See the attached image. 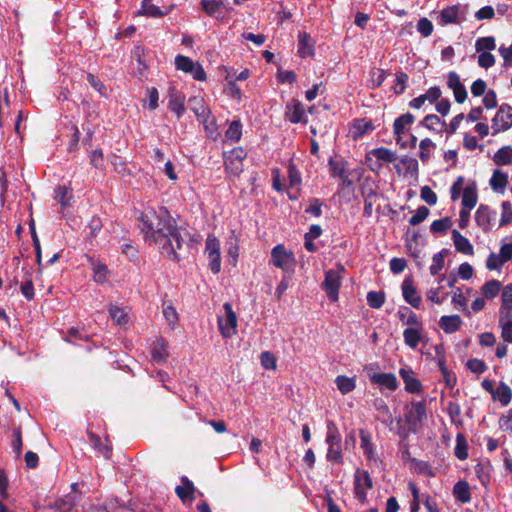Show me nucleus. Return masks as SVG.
Instances as JSON below:
<instances>
[{
  "mask_svg": "<svg viewBox=\"0 0 512 512\" xmlns=\"http://www.w3.org/2000/svg\"><path fill=\"white\" fill-rule=\"evenodd\" d=\"M140 228L145 241L157 246L164 257L172 261L180 260L177 250L182 248L183 239L175 220L165 208L143 212Z\"/></svg>",
  "mask_w": 512,
  "mask_h": 512,
  "instance_id": "nucleus-1",
  "label": "nucleus"
},
{
  "mask_svg": "<svg viewBox=\"0 0 512 512\" xmlns=\"http://www.w3.org/2000/svg\"><path fill=\"white\" fill-rule=\"evenodd\" d=\"M427 419L426 404L424 401H412L406 406L405 421L410 432L416 433Z\"/></svg>",
  "mask_w": 512,
  "mask_h": 512,
  "instance_id": "nucleus-2",
  "label": "nucleus"
},
{
  "mask_svg": "<svg viewBox=\"0 0 512 512\" xmlns=\"http://www.w3.org/2000/svg\"><path fill=\"white\" fill-rule=\"evenodd\" d=\"M269 263L281 269L285 274H291L294 272L296 259L292 251L287 250L284 245L278 244L271 250Z\"/></svg>",
  "mask_w": 512,
  "mask_h": 512,
  "instance_id": "nucleus-3",
  "label": "nucleus"
},
{
  "mask_svg": "<svg viewBox=\"0 0 512 512\" xmlns=\"http://www.w3.org/2000/svg\"><path fill=\"white\" fill-rule=\"evenodd\" d=\"M345 269L342 265H338L337 269L326 271L325 280L322 288L325 290L327 297L330 301L336 302L338 300L339 289Z\"/></svg>",
  "mask_w": 512,
  "mask_h": 512,
  "instance_id": "nucleus-4",
  "label": "nucleus"
},
{
  "mask_svg": "<svg viewBox=\"0 0 512 512\" xmlns=\"http://www.w3.org/2000/svg\"><path fill=\"white\" fill-rule=\"evenodd\" d=\"M246 156L247 153L241 147L234 148L231 151L224 153V165L227 173L233 176H239L243 171V161Z\"/></svg>",
  "mask_w": 512,
  "mask_h": 512,
  "instance_id": "nucleus-5",
  "label": "nucleus"
},
{
  "mask_svg": "<svg viewBox=\"0 0 512 512\" xmlns=\"http://www.w3.org/2000/svg\"><path fill=\"white\" fill-rule=\"evenodd\" d=\"M373 487L369 473L362 469H356L354 473V495L355 498L364 504L367 500V493Z\"/></svg>",
  "mask_w": 512,
  "mask_h": 512,
  "instance_id": "nucleus-6",
  "label": "nucleus"
},
{
  "mask_svg": "<svg viewBox=\"0 0 512 512\" xmlns=\"http://www.w3.org/2000/svg\"><path fill=\"white\" fill-rule=\"evenodd\" d=\"M205 254L208 259V266L214 274H218L221 270L220 242L213 236L209 235L205 242Z\"/></svg>",
  "mask_w": 512,
  "mask_h": 512,
  "instance_id": "nucleus-7",
  "label": "nucleus"
},
{
  "mask_svg": "<svg viewBox=\"0 0 512 512\" xmlns=\"http://www.w3.org/2000/svg\"><path fill=\"white\" fill-rule=\"evenodd\" d=\"M512 127V106L502 104L492 119V135L505 132Z\"/></svg>",
  "mask_w": 512,
  "mask_h": 512,
  "instance_id": "nucleus-8",
  "label": "nucleus"
},
{
  "mask_svg": "<svg viewBox=\"0 0 512 512\" xmlns=\"http://www.w3.org/2000/svg\"><path fill=\"white\" fill-rule=\"evenodd\" d=\"M223 308L225 316L218 318L219 330L224 338H231L236 333L237 317L230 303H225Z\"/></svg>",
  "mask_w": 512,
  "mask_h": 512,
  "instance_id": "nucleus-9",
  "label": "nucleus"
},
{
  "mask_svg": "<svg viewBox=\"0 0 512 512\" xmlns=\"http://www.w3.org/2000/svg\"><path fill=\"white\" fill-rule=\"evenodd\" d=\"M200 5L207 16L222 20L232 11L226 0H201Z\"/></svg>",
  "mask_w": 512,
  "mask_h": 512,
  "instance_id": "nucleus-10",
  "label": "nucleus"
},
{
  "mask_svg": "<svg viewBox=\"0 0 512 512\" xmlns=\"http://www.w3.org/2000/svg\"><path fill=\"white\" fill-rule=\"evenodd\" d=\"M414 116L411 113L402 114L396 118L393 124V133L396 143L401 148H407V142L403 141V136L410 130L411 125L414 123Z\"/></svg>",
  "mask_w": 512,
  "mask_h": 512,
  "instance_id": "nucleus-11",
  "label": "nucleus"
},
{
  "mask_svg": "<svg viewBox=\"0 0 512 512\" xmlns=\"http://www.w3.org/2000/svg\"><path fill=\"white\" fill-rule=\"evenodd\" d=\"M175 65L178 70L191 73L195 80L204 81L206 79V73L202 66L194 63L189 57L183 55L176 56Z\"/></svg>",
  "mask_w": 512,
  "mask_h": 512,
  "instance_id": "nucleus-12",
  "label": "nucleus"
},
{
  "mask_svg": "<svg viewBox=\"0 0 512 512\" xmlns=\"http://www.w3.org/2000/svg\"><path fill=\"white\" fill-rule=\"evenodd\" d=\"M397 155L395 152L391 151L388 148L385 147H379L370 150L366 155L367 162H372L373 159L376 160L375 165L376 169H379L381 167V163H392L396 160ZM371 169L375 170V168L371 165Z\"/></svg>",
  "mask_w": 512,
  "mask_h": 512,
  "instance_id": "nucleus-13",
  "label": "nucleus"
},
{
  "mask_svg": "<svg viewBox=\"0 0 512 512\" xmlns=\"http://www.w3.org/2000/svg\"><path fill=\"white\" fill-rule=\"evenodd\" d=\"M185 95L176 89L175 86H170L168 89V108L176 114L177 118H181L185 113Z\"/></svg>",
  "mask_w": 512,
  "mask_h": 512,
  "instance_id": "nucleus-14",
  "label": "nucleus"
},
{
  "mask_svg": "<svg viewBox=\"0 0 512 512\" xmlns=\"http://www.w3.org/2000/svg\"><path fill=\"white\" fill-rule=\"evenodd\" d=\"M285 116L292 123H305L307 121L304 106L298 100H292L287 104Z\"/></svg>",
  "mask_w": 512,
  "mask_h": 512,
  "instance_id": "nucleus-15",
  "label": "nucleus"
},
{
  "mask_svg": "<svg viewBox=\"0 0 512 512\" xmlns=\"http://www.w3.org/2000/svg\"><path fill=\"white\" fill-rule=\"evenodd\" d=\"M369 379L373 384L392 392L399 387V382L393 373H373L369 374Z\"/></svg>",
  "mask_w": 512,
  "mask_h": 512,
  "instance_id": "nucleus-16",
  "label": "nucleus"
},
{
  "mask_svg": "<svg viewBox=\"0 0 512 512\" xmlns=\"http://www.w3.org/2000/svg\"><path fill=\"white\" fill-rule=\"evenodd\" d=\"M447 86L453 91L454 98L458 103H463L467 98V91L456 72H449Z\"/></svg>",
  "mask_w": 512,
  "mask_h": 512,
  "instance_id": "nucleus-17",
  "label": "nucleus"
},
{
  "mask_svg": "<svg viewBox=\"0 0 512 512\" xmlns=\"http://www.w3.org/2000/svg\"><path fill=\"white\" fill-rule=\"evenodd\" d=\"M329 167L331 176L339 178L343 187L350 186L352 184V181L349 179V172L344 161L330 159Z\"/></svg>",
  "mask_w": 512,
  "mask_h": 512,
  "instance_id": "nucleus-18",
  "label": "nucleus"
},
{
  "mask_svg": "<svg viewBox=\"0 0 512 512\" xmlns=\"http://www.w3.org/2000/svg\"><path fill=\"white\" fill-rule=\"evenodd\" d=\"M424 337V327L423 325L416 327H407L403 331V339L406 346L410 349H416L419 343L422 341Z\"/></svg>",
  "mask_w": 512,
  "mask_h": 512,
  "instance_id": "nucleus-19",
  "label": "nucleus"
},
{
  "mask_svg": "<svg viewBox=\"0 0 512 512\" xmlns=\"http://www.w3.org/2000/svg\"><path fill=\"white\" fill-rule=\"evenodd\" d=\"M359 436L361 440V448L367 460L371 463H378V455L375 451L374 444L372 443L371 435L368 431L360 429Z\"/></svg>",
  "mask_w": 512,
  "mask_h": 512,
  "instance_id": "nucleus-20",
  "label": "nucleus"
},
{
  "mask_svg": "<svg viewBox=\"0 0 512 512\" xmlns=\"http://www.w3.org/2000/svg\"><path fill=\"white\" fill-rule=\"evenodd\" d=\"M402 295L404 300L413 308L419 309L421 306L422 298L418 294L412 281L405 279L402 283Z\"/></svg>",
  "mask_w": 512,
  "mask_h": 512,
  "instance_id": "nucleus-21",
  "label": "nucleus"
},
{
  "mask_svg": "<svg viewBox=\"0 0 512 512\" xmlns=\"http://www.w3.org/2000/svg\"><path fill=\"white\" fill-rule=\"evenodd\" d=\"M373 406L377 411V420L385 426L391 427L394 423V417L384 399L376 398L373 402Z\"/></svg>",
  "mask_w": 512,
  "mask_h": 512,
  "instance_id": "nucleus-22",
  "label": "nucleus"
},
{
  "mask_svg": "<svg viewBox=\"0 0 512 512\" xmlns=\"http://www.w3.org/2000/svg\"><path fill=\"white\" fill-rule=\"evenodd\" d=\"M192 111L195 113L197 119L206 124L211 116L210 109L205 105L203 98L193 97L189 99Z\"/></svg>",
  "mask_w": 512,
  "mask_h": 512,
  "instance_id": "nucleus-23",
  "label": "nucleus"
},
{
  "mask_svg": "<svg viewBox=\"0 0 512 512\" xmlns=\"http://www.w3.org/2000/svg\"><path fill=\"white\" fill-rule=\"evenodd\" d=\"M399 375L401 376L404 384L405 390L409 393H418L422 389V384L420 381L414 376V372L410 368H401L399 370Z\"/></svg>",
  "mask_w": 512,
  "mask_h": 512,
  "instance_id": "nucleus-24",
  "label": "nucleus"
},
{
  "mask_svg": "<svg viewBox=\"0 0 512 512\" xmlns=\"http://www.w3.org/2000/svg\"><path fill=\"white\" fill-rule=\"evenodd\" d=\"M182 485L175 488L177 496L183 503L187 501L192 502L194 500L195 487L192 481L186 476L181 477Z\"/></svg>",
  "mask_w": 512,
  "mask_h": 512,
  "instance_id": "nucleus-25",
  "label": "nucleus"
},
{
  "mask_svg": "<svg viewBox=\"0 0 512 512\" xmlns=\"http://www.w3.org/2000/svg\"><path fill=\"white\" fill-rule=\"evenodd\" d=\"M298 53L303 58L314 54V40L306 32H301L298 35Z\"/></svg>",
  "mask_w": 512,
  "mask_h": 512,
  "instance_id": "nucleus-26",
  "label": "nucleus"
},
{
  "mask_svg": "<svg viewBox=\"0 0 512 512\" xmlns=\"http://www.w3.org/2000/svg\"><path fill=\"white\" fill-rule=\"evenodd\" d=\"M452 240L455 246V249L465 255H473L474 249L468 238L464 237L457 230L452 231Z\"/></svg>",
  "mask_w": 512,
  "mask_h": 512,
  "instance_id": "nucleus-27",
  "label": "nucleus"
},
{
  "mask_svg": "<svg viewBox=\"0 0 512 512\" xmlns=\"http://www.w3.org/2000/svg\"><path fill=\"white\" fill-rule=\"evenodd\" d=\"M397 317L402 323V325L408 327H416L423 325L419 320L418 316L408 307H400L397 311Z\"/></svg>",
  "mask_w": 512,
  "mask_h": 512,
  "instance_id": "nucleus-28",
  "label": "nucleus"
},
{
  "mask_svg": "<svg viewBox=\"0 0 512 512\" xmlns=\"http://www.w3.org/2000/svg\"><path fill=\"white\" fill-rule=\"evenodd\" d=\"M492 216L493 212L488 206L480 205L475 212V221L483 231H487L490 228Z\"/></svg>",
  "mask_w": 512,
  "mask_h": 512,
  "instance_id": "nucleus-29",
  "label": "nucleus"
},
{
  "mask_svg": "<svg viewBox=\"0 0 512 512\" xmlns=\"http://www.w3.org/2000/svg\"><path fill=\"white\" fill-rule=\"evenodd\" d=\"M462 320L459 315L442 316L439 320V326L447 333H455L461 326Z\"/></svg>",
  "mask_w": 512,
  "mask_h": 512,
  "instance_id": "nucleus-30",
  "label": "nucleus"
},
{
  "mask_svg": "<svg viewBox=\"0 0 512 512\" xmlns=\"http://www.w3.org/2000/svg\"><path fill=\"white\" fill-rule=\"evenodd\" d=\"M477 187L474 183L467 185L462 193V205L469 210H472L477 204Z\"/></svg>",
  "mask_w": 512,
  "mask_h": 512,
  "instance_id": "nucleus-31",
  "label": "nucleus"
},
{
  "mask_svg": "<svg viewBox=\"0 0 512 512\" xmlns=\"http://www.w3.org/2000/svg\"><path fill=\"white\" fill-rule=\"evenodd\" d=\"M109 313L112 320L119 326L125 327L129 323V311L124 307H118L111 305L109 307Z\"/></svg>",
  "mask_w": 512,
  "mask_h": 512,
  "instance_id": "nucleus-32",
  "label": "nucleus"
},
{
  "mask_svg": "<svg viewBox=\"0 0 512 512\" xmlns=\"http://www.w3.org/2000/svg\"><path fill=\"white\" fill-rule=\"evenodd\" d=\"M152 358L157 363H163L168 357L167 344L163 339H157L152 344Z\"/></svg>",
  "mask_w": 512,
  "mask_h": 512,
  "instance_id": "nucleus-33",
  "label": "nucleus"
},
{
  "mask_svg": "<svg viewBox=\"0 0 512 512\" xmlns=\"http://www.w3.org/2000/svg\"><path fill=\"white\" fill-rule=\"evenodd\" d=\"M453 496L461 503H468L471 500L470 487L466 481H458L453 487Z\"/></svg>",
  "mask_w": 512,
  "mask_h": 512,
  "instance_id": "nucleus-34",
  "label": "nucleus"
},
{
  "mask_svg": "<svg viewBox=\"0 0 512 512\" xmlns=\"http://www.w3.org/2000/svg\"><path fill=\"white\" fill-rule=\"evenodd\" d=\"M335 384L340 393L345 395L352 392L356 388V377L339 375L335 378Z\"/></svg>",
  "mask_w": 512,
  "mask_h": 512,
  "instance_id": "nucleus-35",
  "label": "nucleus"
},
{
  "mask_svg": "<svg viewBox=\"0 0 512 512\" xmlns=\"http://www.w3.org/2000/svg\"><path fill=\"white\" fill-rule=\"evenodd\" d=\"M493 399L499 401L503 406L510 403L512 399V390L505 383L501 382L493 394Z\"/></svg>",
  "mask_w": 512,
  "mask_h": 512,
  "instance_id": "nucleus-36",
  "label": "nucleus"
},
{
  "mask_svg": "<svg viewBox=\"0 0 512 512\" xmlns=\"http://www.w3.org/2000/svg\"><path fill=\"white\" fill-rule=\"evenodd\" d=\"M459 21V7L450 6L443 9L440 13V24L446 25L457 23Z\"/></svg>",
  "mask_w": 512,
  "mask_h": 512,
  "instance_id": "nucleus-37",
  "label": "nucleus"
},
{
  "mask_svg": "<svg viewBox=\"0 0 512 512\" xmlns=\"http://www.w3.org/2000/svg\"><path fill=\"white\" fill-rule=\"evenodd\" d=\"M408 488L413 496V500L410 504V512H418L420 509V503L424 504L425 496H429L428 494H420L417 486L413 482L408 483Z\"/></svg>",
  "mask_w": 512,
  "mask_h": 512,
  "instance_id": "nucleus-38",
  "label": "nucleus"
},
{
  "mask_svg": "<svg viewBox=\"0 0 512 512\" xmlns=\"http://www.w3.org/2000/svg\"><path fill=\"white\" fill-rule=\"evenodd\" d=\"M422 125L427 129L436 132H442L443 129L447 126L445 121L441 120L437 115L434 114L427 115L423 119Z\"/></svg>",
  "mask_w": 512,
  "mask_h": 512,
  "instance_id": "nucleus-39",
  "label": "nucleus"
},
{
  "mask_svg": "<svg viewBox=\"0 0 512 512\" xmlns=\"http://www.w3.org/2000/svg\"><path fill=\"white\" fill-rule=\"evenodd\" d=\"M172 10V6L168 7L165 10L159 9L156 5L152 3H146L145 5H142L141 10L139 11V14L158 18L167 15Z\"/></svg>",
  "mask_w": 512,
  "mask_h": 512,
  "instance_id": "nucleus-40",
  "label": "nucleus"
},
{
  "mask_svg": "<svg viewBox=\"0 0 512 512\" xmlns=\"http://www.w3.org/2000/svg\"><path fill=\"white\" fill-rule=\"evenodd\" d=\"M419 148H420L419 158L423 163H426V162H428L431 155L433 154V152L436 148V145L431 139L425 138L420 141Z\"/></svg>",
  "mask_w": 512,
  "mask_h": 512,
  "instance_id": "nucleus-41",
  "label": "nucleus"
},
{
  "mask_svg": "<svg viewBox=\"0 0 512 512\" xmlns=\"http://www.w3.org/2000/svg\"><path fill=\"white\" fill-rule=\"evenodd\" d=\"M325 442L328 446L342 443L340 432L333 421L327 422V432Z\"/></svg>",
  "mask_w": 512,
  "mask_h": 512,
  "instance_id": "nucleus-42",
  "label": "nucleus"
},
{
  "mask_svg": "<svg viewBox=\"0 0 512 512\" xmlns=\"http://www.w3.org/2000/svg\"><path fill=\"white\" fill-rule=\"evenodd\" d=\"M454 454L459 460H465L468 457V444L462 433L456 435Z\"/></svg>",
  "mask_w": 512,
  "mask_h": 512,
  "instance_id": "nucleus-43",
  "label": "nucleus"
},
{
  "mask_svg": "<svg viewBox=\"0 0 512 512\" xmlns=\"http://www.w3.org/2000/svg\"><path fill=\"white\" fill-rule=\"evenodd\" d=\"M494 162L498 165H508L512 163V147L504 146L494 155Z\"/></svg>",
  "mask_w": 512,
  "mask_h": 512,
  "instance_id": "nucleus-44",
  "label": "nucleus"
},
{
  "mask_svg": "<svg viewBox=\"0 0 512 512\" xmlns=\"http://www.w3.org/2000/svg\"><path fill=\"white\" fill-rule=\"evenodd\" d=\"M496 47L495 38L493 36L478 38L475 42L476 52H490Z\"/></svg>",
  "mask_w": 512,
  "mask_h": 512,
  "instance_id": "nucleus-45",
  "label": "nucleus"
},
{
  "mask_svg": "<svg viewBox=\"0 0 512 512\" xmlns=\"http://www.w3.org/2000/svg\"><path fill=\"white\" fill-rule=\"evenodd\" d=\"M507 182V174L501 172L500 170H495L490 179V186L493 190L500 191L505 188Z\"/></svg>",
  "mask_w": 512,
  "mask_h": 512,
  "instance_id": "nucleus-46",
  "label": "nucleus"
},
{
  "mask_svg": "<svg viewBox=\"0 0 512 512\" xmlns=\"http://www.w3.org/2000/svg\"><path fill=\"white\" fill-rule=\"evenodd\" d=\"M501 289V283L498 280H490L482 287V293L487 299H492L498 295Z\"/></svg>",
  "mask_w": 512,
  "mask_h": 512,
  "instance_id": "nucleus-47",
  "label": "nucleus"
},
{
  "mask_svg": "<svg viewBox=\"0 0 512 512\" xmlns=\"http://www.w3.org/2000/svg\"><path fill=\"white\" fill-rule=\"evenodd\" d=\"M242 136V125L239 121H233L226 130L225 137L227 140L237 142Z\"/></svg>",
  "mask_w": 512,
  "mask_h": 512,
  "instance_id": "nucleus-48",
  "label": "nucleus"
},
{
  "mask_svg": "<svg viewBox=\"0 0 512 512\" xmlns=\"http://www.w3.org/2000/svg\"><path fill=\"white\" fill-rule=\"evenodd\" d=\"M385 302V294L380 291H370L367 294V303L371 308L379 309Z\"/></svg>",
  "mask_w": 512,
  "mask_h": 512,
  "instance_id": "nucleus-49",
  "label": "nucleus"
},
{
  "mask_svg": "<svg viewBox=\"0 0 512 512\" xmlns=\"http://www.w3.org/2000/svg\"><path fill=\"white\" fill-rule=\"evenodd\" d=\"M326 459L329 462L333 463H342L343 455H342V443L337 445L328 446Z\"/></svg>",
  "mask_w": 512,
  "mask_h": 512,
  "instance_id": "nucleus-50",
  "label": "nucleus"
},
{
  "mask_svg": "<svg viewBox=\"0 0 512 512\" xmlns=\"http://www.w3.org/2000/svg\"><path fill=\"white\" fill-rule=\"evenodd\" d=\"M371 130H373V125L371 122L365 120H358L354 123L353 126V136L354 138H359Z\"/></svg>",
  "mask_w": 512,
  "mask_h": 512,
  "instance_id": "nucleus-51",
  "label": "nucleus"
},
{
  "mask_svg": "<svg viewBox=\"0 0 512 512\" xmlns=\"http://www.w3.org/2000/svg\"><path fill=\"white\" fill-rule=\"evenodd\" d=\"M56 199L59 201L63 208L70 205L72 198L71 191L65 186H59L56 190Z\"/></svg>",
  "mask_w": 512,
  "mask_h": 512,
  "instance_id": "nucleus-52",
  "label": "nucleus"
},
{
  "mask_svg": "<svg viewBox=\"0 0 512 512\" xmlns=\"http://www.w3.org/2000/svg\"><path fill=\"white\" fill-rule=\"evenodd\" d=\"M107 266L101 263L93 264V278L97 283H104L107 280Z\"/></svg>",
  "mask_w": 512,
  "mask_h": 512,
  "instance_id": "nucleus-53",
  "label": "nucleus"
},
{
  "mask_svg": "<svg viewBox=\"0 0 512 512\" xmlns=\"http://www.w3.org/2000/svg\"><path fill=\"white\" fill-rule=\"evenodd\" d=\"M163 315L170 328L174 329L178 322V313L176 309L172 305H167L163 308Z\"/></svg>",
  "mask_w": 512,
  "mask_h": 512,
  "instance_id": "nucleus-54",
  "label": "nucleus"
},
{
  "mask_svg": "<svg viewBox=\"0 0 512 512\" xmlns=\"http://www.w3.org/2000/svg\"><path fill=\"white\" fill-rule=\"evenodd\" d=\"M224 93L228 97L236 100L237 102L241 101V98H242L241 90H240L239 86L235 83V81H229L227 83V85L224 88Z\"/></svg>",
  "mask_w": 512,
  "mask_h": 512,
  "instance_id": "nucleus-55",
  "label": "nucleus"
},
{
  "mask_svg": "<svg viewBox=\"0 0 512 512\" xmlns=\"http://www.w3.org/2000/svg\"><path fill=\"white\" fill-rule=\"evenodd\" d=\"M429 215V209L426 206H420L417 210L415 215H413L409 219V223L411 226L419 225L421 222H423Z\"/></svg>",
  "mask_w": 512,
  "mask_h": 512,
  "instance_id": "nucleus-56",
  "label": "nucleus"
},
{
  "mask_svg": "<svg viewBox=\"0 0 512 512\" xmlns=\"http://www.w3.org/2000/svg\"><path fill=\"white\" fill-rule=\"evenodd\" d=\"M377 194L373 191H370L368 194H366L364 199V209L363 214L366 217H370L373 213V206L376 202Z\"/></svg>",
  "mask_w": 512,
  "mask_h": 512,
  "instance_id": "nucleus-57",
  "label": "nucleus"
},
{
  "mask_svg": "<svg viewBox=\"0 0 512 512\" xmlns=\"http://www.w3.org/2000/svg\"><path fill=\"white\" fill-rule=\"evenodd\" d=\"M502 214L500 219V226H505L507 224L512 223V205L510 202L505 201L501 205Z\"/></svg>",
  "mask_w": 512,
  "mask_h": 512,
  "instance_id": "nucleus-58",
  "label": "nucleus"
},
{
  "mask_svg": "<svg viewBox=\"0 0 512 512\" xmlns=\"http://www.w3.org/2000/svg\"><path fill=\"white\" fill-rule=\"evenodd\" d=\"M444 268V254L442 252L436 253L432 258L430 266V273L437 275Z\"/></svg>",
  "mask_w": 512,
  "mask_h": 512,
  "instance_id": "nucleus-59",
  "label": "nucleus"
},
{
  "mask_svg": "<svg viewBox=\"0 0 512 512\" xmlns=\"http://www.w3.org/2000/svg\"><path fill=\"white\" fill-rule=\"evenodd\" d=\"M451 224L452 223H451L450 218L445 217V218L433 221L430 226V229L433 233H440V232H444L447 229H449Z\"/></svg>",
  "mask_w": 512,
  "mask_h": 512,
  "instance_id": "nucleus-60",
  "label": "nucleus"
},
{
  "mask_svg": "<svg viewBox=\"0 0 512 512\" xmlns=\"http://www.w3.org/2000/svg\"><path fill=\"white\" fill-rule=\"evenodd\" d=\"M504 263L499 254L491 253L486 260V268L488 270H500Z\"/></svg>",
  "mask_w": 512,
  "mask_h": 512,
  "instance_id": "nucleus-61",
  "label": "nucleus"
},
{
  "mask_svg": "<svg viewBox=\"0 0 512 512\" xmlns=\"http://www.w3.org/2000/svg\"><path fill=\"white\" fill-rule=\"evenodd\" d=\"M466 366L475 374H482L487 369L485 362L476 358L468 360Z\"/></svg>",
  "mask_w": 512,
  "mask_h": 512,
  "instance_id": "nucleus-62",
  "label": "nucleus"
},
{
  "mask_svg": "<svg viewBox=\"0 0 512 512\" xmlns=\"http://www.w3.org/2000/svg\"><path fill=\"white\" fill-rule=\"evenodd\" d=\"M417 30L424 37H428L433 32V24L427 18H421L417 23Z\"/></svg>",
  "mask_w": 512,
  "mask_h": 512,
  "instance_id": "nucleus-63",
  "label": "nucleus"
},
{
  "mask_svg": "<svg viewBox=\"0 0 512 512\" xmlns=\"http://www.w3.org/2000/svg\"><path fill=\"white\" fill-rule=\"evenodd\" d=\"M502 305L506 309H512V284H508L502 291Z\"/></svg>",
  "mask_w": 512,
  "mask_h": 512,
  "instance_id": "nucleus-64",
  "label": "nucleus"
}]
</instances>
